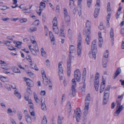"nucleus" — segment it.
<instances>
[{"label":"nucleus","instance_id":"obj_3","mask_svg":"<svg viewBox=\"0 0 124 124\" xmlns=\"http://www.w3.org/2000/svg\"><path fill=\"white\" fill-rule=\"evenodd\" d=\"M100 0H97L95 6V7L94 16L95 18L97 17L99 13L100 7Z\"/></svg>","mask_w":124,"mask_h":124},{"label":"nucleus","instance_id":"obj_17","mask_svg":"<svg viewBox=\"0 0 124 124\" xmlns=\"http://www.w3.org/2000/svg\"><path fill=\"white\" fill-rule=\"evenodd\" d=\"M49 34L50 37L51 39V43L53 45H54V41L55 40L54 36L52 32H49Z\"/></svg>","mask_w":124,"mask_h":124},{"label":"nucleus","instance_id":"obj_4","mask_svg":"<svg viewBox=\"0 0 124 124\" xmlns=\"http://www.w3.org/2000/svg\"><path fill=\"white\" fill-rule=\"evenodd\" d=\"M63 12L65 21L66 23H68L70 21V17L67 9L64 8H63Z\"/></svg>","mask_w":124,"mask_h":124},{"label":"nucleus","instance_id":"obj_61","mask_svg":"<svg viewBox=\"0 0 124 124\" xmlns=\"http://www.w3.org/2000/svg\"><path fill=\"white\" fill-rule=\"evenodd\" d=\"M5 87L9 91H10L11 90V88L10 87L8 86V85H6Z\"/></svg>","mask_w":124,"mask_h":124},{"label":"nucleus","instance_id":"obj_26","mask_svg":"<svg viewBox=\"0 0 124 124\" xmlns=\"http://www.w3.org/2000/svg\"><path fill=\"white\" fill-rule=\"evenodd\" d=\"M53 31L57 34H58L59 30L57 27V26H53Z\"/></svg>","mask_w":124,"mask_h":124},{"label":"nucleus","instance_id":"obj_64","mask_svg":"<svg viewBox=\"0 0 124 124\" xmlns=\"http://www.w3.org/2000/svg\"><path fill=\"white\" fill-rule=\"evenodd\" d=\"M19 7L20 8L22 9V10L23 9H24L26 8L24 5H21Z\"/></svg>","mask_w":124,"mask_h":124},{"label":"nucleus","instance_id":"obj_53","mask_svg":"<svg viewBox=\"0 0 124 124\" xmlns=\"http://www.w3.org/2000/svg\"><path fill=\"white\" fill-rule=\"evenodd\" d=\"M29 106L30 107V111H32L33 110V104L32 103L30 104Z\"/></svg>","mask_w":124,"mask_h":124},{"label":"nucleus","instance_id":"obj_16","mask_svg":"<svg viewBox=\"0 0 124 124\" xmlns=\"http://www.w3.org/2000/svg\"><path fill=\"white\" fill-rule=\"evenodd\" d=\"M90 100V94H88L87 95L85 100V105H89Z\"/></svg>","mask_w":124,"mask_h":124},{"label":"nucleus","instance_id":"obj_6","mask_svg":"<svg viewBox=\"0 0 124 124\" xmlns=\"http://www.w3.org/2000/svg\"><path fill=\"white\" fill-rule=\"evenodd\" d=\"M74 78L76 80L78 81L79 82L80 81L81 74L79 70L77 69L75 70L74 72Z\"/></svg>","mask_w":124,"mask_h":124},{"label":"nucleus","instance_id":"obj_22","mask_svg":"<svg viewBox=\"0 0 124 124\" xmlns=\"http://www.w3.org/2000/svg\"><path fill=\"white\" fill-rule=\"evenodd\" d=\"M37 30V28L35 27H31L28 28V31L29 32H32L36 31Z\"/></svg>","mask_w":124,"mask_h":124},{"label":"nucleus","instance_id":"obj_47","mask_svg":"<svg viewBox=\"0 0 124 124\" xmlns=\"http://www.w3.org/2000/svg\"><path fill=\"white\" fill-rule=\"evenodd\" d=\"M107 10L108 11H111V9L110 8V4L109 2H108L107 4Z\"/></svg>","mask_w":124,"mask_h":124},{"label":"nucleus","instance_id":"obj_5","mask_svg":"<svg viewBox=\"0 0 124 124\" xmlns=\"http://www.w3.org/2000/svg\"><path fill=\"white\" fill-rule=\"evenodd\" d=\"M45 3L43 2H41L39 4V7L36 10L37 14L39 15H40L42 11L46 7Z\"/></svg>","mask_w":124,"mask_h":124},{"label":"nucleus","instance_id":"obj_30","mask_svg":"<svg viewBox=\"0 0 124 124\" xmlns=\"http://www.w3.org/2000/svg\"><path fill=\"white\" fill-rule=\"evenodd\" d=\"M26 120L27 123H31V120L28 115H27L25 116Z\"/></svg>","mask_w":124,"mask_h":124},{"label":"nucleus","instance_id":"obj_41","mask_svg":"<svg viewBox=\"0 0 124 124\" xmlns=\"http://www.w3.org/2000/svg\"><path fill=\"white\" fill-rule=\"evenodd\" d=\"M67 108L68 109V112H70L71 110V104L69 101L67 103Z\"/></svg>","mask_w":124,"mask_h":124},{"label":"nucleus","instance_id":"obj_10","mask_svg":"<svg viewBox=\"0 0 124 124\" xmlns=\"http://www.w3.org/2000/svg\"><path fill=\"white\" fill-rule=\"evenodd\" d=\"M43 82L45 85H47L48 84V85L49 89H52V82L50 80H48L46 78H45L43 79Z\"/></svg>","mask_w":124,"mask_h":124},{"label":"nucleus","instance_id":"obj_27","mask_svg":"<svg viewBox=\"0 0 124 124\" xmlns=\"http://www.w3.org/2000/svg\"><path fill=\"white\" fill-rule=\"evenodd\" d=\"M107 60L106 58H103L102 60V65L105 68L106 67V64L107 62Z\"/></svg>","mask_w":124,"mask_h":124},{"label":"nucleus","instance_id":"obj_39","mask_svg":"<svg viewBox=\"0 0 124 124\" xmlns=\"http://www.w3.org/2000/svg\"><path fill=\"white\" fill-rule=\"evenodd\" d=\"M60 36L65 37L64 30L63 29H61L60 30Z\"/></svg>","mask_w":124,"mask_h":124},{"label":"nucleus","instance_id":"obj_25","mask_svg":"<svg viewBox=\"0 0 124 124\" xmlns=\"http://www.w3.org/2000/svg\"><path fill=\"white\" fill-rule=\"evenodd\" d=\"M99 77V73L98 72L96 73L95 77L94 84H98L99 81L98 78Z\"/></svg>","mask_w":124,"mask_h":124},{"label":"nucleus","instance_id":"obj_8","mask_svg":"<svg viewBox=\"0 0 124 124\" xmlns=\"http://www.w3.org/2000/svg\"><path fill=\"white\" fill-rule=\"evenodd\" d=\"M71 61V58L67 60V74L68 76H70L71 73L70 68Z\"/></svg>","mask_w":124,"mask_h":124},{"label":"nucleus","instance_id":"obj_50","mask_svg":"<svg viewBox=\"0 0 124 124\" xmlns=\"http://www.w3.org/2000/svg\"><path fill=\"white\" fill-rule=\"evenodd\" d=\"M27 92L29 94H31L32 93V92L30 89V87H28L27 89Z\"/></svg>","mask_w":124,"mask_h":124},{"label":"nucleus","instance_id":"obj_21","mask_svg":"<svg viewBox=\"0 0 124 124\" xmlns=\"http://www.w3.org/2000/svg\"><path fill=\"white\" fill-rule=\"evenodd\" d=\"M121 71V70L120 68H118L114 74V79L120 73Z\"/></svg>","mask_w":124,"mask_h":124},{"label":"nucleus","instance_id":"obj_42","mask_svg":"<svg viewBox=\"0 0 124 124\" xmlns=\"http://www.w3.org/2000/svg\"><path fill=\"white\" fill-rule=\"evenodd\" d=\"M108 50H106L104 54V57L105 58H108Z\"/></svg>","mask_w":124,"mask_h":124},{"label":"nucleus","instance_id":"obj_56","mask_svg":"<svg viewBox=\"0 0 124 124\" xmlns=\"http://www.w3.org/2000/svg\"><path fill=\"white\" fill-rule=\"evenodd\" d=\"M98 84H94V87L95 90L97 91L98 90V88L99 87Z\"/></svg>","mask_w":124,"mask_h":124},{"label":"nucleus","instance_id":"obj_52","mask_svg":"<svg viewBox=\"0 0 124 124\" xmlns=\"http://www.w3.org/2000/svg\"><path fill=\"white\" fill-rule=\"evenodd\" d=\"M11 42H10L9 41H5L4 42V44L7 46H9L10 45V43Z\"/></svg>","mask_w":124,"mask_h":124},{"label":"nucleus","instance_id":"obj_55","mask_svg":"<svg viewBox=\"0 0 124 124\" xmlns=\"http://www.w3.org/2000/svg\"><path fill=\"white\" fill-rule=\"evenodd\" d=\"M97 51H96V52L95 53V52L94 53V52H93V51H92V55L93 57V58H94V59L95 60L96 59V53H97Z\"/></svg>","mask_w":124,"mask_h":124},{"label":"nucleus","instance_id":"obj_31","mask_svg":"<svg viewBox=\"0 0 124 124\" xmlns=\"http://www.w3.org/2000/svg\"><path fill=\"white\" fill-rule=\"evenodd\" d=\"M14 94L19 99L21 98V95L18 92V91L15 90L14 92Z\"/></svg>","mask_w":124,"mask_h":124},{"label":"nucleus","instance_id":"obj_9","mask_svg":"<svg viewBox=\"0 0 124 124\" xmlns=\"http://www.w3.org/2000/svg\"><path fill=\"white\" fill-rule=\"evenodd\" d=\"M82 113L80 109L79 108H78L77 109V112L76 113V120L77 122H78L80 120L81 114Z\"/></svg>","mask_w":124,"mask_h":124},{"label":"nucleus","instance_id":"obj_45","mask_svg":"<svg viewBox=\"0 0 124 124\" xmlns=\"http://www.w3.org/2000/svg\"><path fill=\"white\" fill-rule=\"evenodd\" d=\"M105 85H101L100 87V92L101 93L103 91L105 87Z\"/></svg>","mask_w":124,"mask_h":124},{"label":"nucleus","instance_id":"obj_23","mask_svg":"<svg viewBox=\"0 0 124 124\" xmlns=\"http://www.w3.org/2000/svg\"><path fill=\"white\" fill-rule=\"evenodd\" d=\"M43 100L41 99V109L43 110H45L46 109V105L44 101L43 102Z\"/></svg>","mask_w":124,"mask_h":124},{"label":"nucleus","instance_id":"obj_57","mask_svg":"<svg viewBox=\"0 0 124 124\" xmlns=\"http://www.w3.org/2000/svg\"><path fill=\"white\" fill-rule=\"evenodd\" d=\"M17 116L18 119L20 121H21L22 118V115L20 113L18 114Z\"/></svg>","mask_w":124,"mask_h":124},{"label":"nucleus","instance_id":"obj_63","mask_svg":"<svg viewBox=\"0 0 124 124\" xmlns=\"http://www.w3.org/2000/svg\"><path fill=\"white\" fill-rule=\"evenodd\" d=\"M70 6V7L71 8L73 9L75 8V6L74 4V3H71Z\"/></svg>","mask_w":124,"mask_h":124},{"label":"nucleus","instance_id":"obj_62","mask_svg":"<svg viewBox=\"0 0 124 124\" xmlns=\"http://www.w3.org/2000/svg\"><path fill=\"white\" fill-rule=\"evenodd\" d=\"M46 93L45 91H41L40 93L41 95L42 96L45 95Z\"/></svg>","mask_w":124,"mask_h":124},{"label":"nucleus","instance_id":"obj_58","mask_svg":"<svg viewBox=\"0 0 124 124\" xmlns=\"http://www.w3.org/2000/svg\"><path fill=\"white\" fill-rule=\"evenodd\" d=\"M1 67L4 69L8 70L9 69V68L6 66H3L2 65H1Z\"/></svg>","mask_w":124,"mask_h":124},{"label":"nucleus","instance_id":"obj_51","mask_svg":"<svg viewBox=\"0 0 124 124\" xmlns=\"http://www.w3.org/2000/svg\"><path fill=\"white\" fill-rule=\"evenodd\" d=\"M111 16V14H108L107 16V21H109Z\"/></svg>","mask_w":124,"mask_h":124},{"label":"nucleus","instance_id":"obj_60","mask_svg":"<svg viewBox=\"0 0 124 124\" xmlns=\"http://www.w3.org/2000/svg\"><path fill=\"white\" fill-rule=\"evenodd\" d=\"M98 36H99V40H100V38H101L102 39V38L101 36V31H99L98 32Z\"/></svg>","mask_w":124,"mask_h":124},{"label":"nucleus","instance_id":"obj_38","mask_svg":"<svg viewBox=\"0 0 124 124\" xmlns=\"http://www.w3.org/2000/svg\"><path fill=\"white\" fill-rule=\"evenodd\" d=\"M47 120L46 116H43L42 121V124H46Z\"/></svg>","mask_w":124,"mask_h":124},{"label":"nucleus","instance_id":"obj_48","mask_svg":"<svg viewBox=\"0 0 124 124\" xmlns=\"http://www.w3.org/2000/svg\"><path fill=\"white\" fill-rule=\"evenodd\" d=\"M103 101V105H105L108 102V99H107L106 98H104Z\"/></svg>","mask_w":124,"mask_h":124},{"label":"nucleus","instance_id":"obj_28","mask_svg":"<svg viewBox=\"0 0 124 124\" xmlns=\"http://www.w3.org/2000/svg\"><path fill=\"white\" fill-rule=\"evenodd\" d=\"M110 35L111 40H114V30L113 29L111 28V29L110 32Z\"/></svg>","mask_w":124,"mask_h":124},{"label":"nucleus","instance_id":"obj_54","mask_svg":"<svg viewBox=\"0 0 124 124\" xmlns=\"http://www.w3.org/2000/svg\"><path fill=\"white\" fill-rule=\"evenodd\" d=\"M41 73L42 75V77L43 79L45 78H46L45 73L44 71H43L41 72Z\"/></svg>","mask_w":124,"mask_h":124},{"label":"nucleus","instance_id":"obj_2","mask_svg":"<svg viewBox=\"0 0 124 124\" xmlns=\"http://www.w3.org/2000/svg\"><path fill=\"white\" fill-rule=\"evenodd\" d=\"M121 101V100L120 101L116 100L117 107L118 109L114 113V115L115 116H118L123 109V105L120 106Z\"/></svg>","mask_w":124,"mask_h":124},{"label":"nucleus","instance_id":"obj_24","mask_svg":"<svg viewBox=\"0 0 124 124\" xmlns=\"http://www.w3.org/2000/svg\"><path fill=\"white\" fill-rule=\"evenodd\" d=\"M40 51L42 56L44 57H46L47 54L43 48H41Z\"/></svg>","mask_w":124,"mask_h":124},{"label":"nucleus","instance_id":"obj_29","mask_svg":"<svg viewBox=\"0 0 124 124\" xmlns=\"http://www.w3.org/2000/svg\"><path fill=\"white\" fill-rule=\"evenodd\" d=\"M109 91H108V92H107V91H105L103 98H106L107 99H108L109 95Z\"/></svg>","mask_w":124,"mask_h":124},{"label":"nucleus","instance_id":"obj_40","mask_svg":"<svg viewBox=\"0 0 124 124\" xmlns=\"http://www.w3.org/2000/svg\"><path fill=\"white\" fill-rule=\"evenodd\" d=\"M92 0H87V5L89 8H90L91 5Z\"/></svg>","mask_w":124,"mask_h":124},{"label":"nucleus","instance_id":"obj_33","mask_svg":"<svg viewBox=\"0 0 124 124\" xmlns=\"http://www.w3.org/2000/svg\"><path fill=\"white\" fill-rule=\"evenodd\" d=\"M12 70L13 72L15 73H18L20 72V70L18 68L15 66H13L12 67Z\"/></svg>","mask_w":124,"mask_h":124},{"label":"nucleus","instance_id":"obj_20","mask_svg":"<svg viewBox=\"0 0 124 124\" xmlns=\"http://www.w3.org/2000/svg\"><path fill=\"white\" fill-rule=\"evenodd\" d=\"M30 64L31 67V68L36 70H38V69L37 67V66L34 62H33L31 63H30Z\"/></svg>","mask_w":124,"mask_h":124},{"label":"nucleus","instance_id":"obj_59","mask_svg":"<svg viewBox=\"0 0 124 124\" xmlns=\"http://www.w3.org/2000/svg\"><path fill=\"white\" fill-rule=\"evenodd\" d=\"M110 85L108 86L106 88L105 91H107V92H108L109 91L110 89Z\"/></svg>","mask_w":124,"mask_h":124},{"label":"nucleus","instance_id":"obj_35","mask_svg":"<svg viewBox=\"0 0 124 124\" xmlns=\"http://www.w3.org/2000/svg\"><path fill=\"white\" fill-rule=\"evenodd\" d=\"M64 119L63 117H60V116H58L57 119V124H62V120H63Z\"/></svg>","mask_w":124,"mask_h":124},{"label":"nucleus","instance_id":"obj_18","mask_svg":"<svg viewBox=\"0 0 124 124\" xmlns=\"http://www.w3.org/2000/svg\"><path fill=\"white\" fill-rule=\"evenodd\" d=\"M90 34H89L88 33V32L86 33V36L87 37L85 39V41L86 42V44L89 45L90 43V36L89 35Z\"/></svg>","mask_w":124,"mask_h":124},{"label":"nucleus","instance_id":"obj_11","mask_svg":"<svg viewBox=\"0 0 124 124\" xmlns=\"http://www.w3.org/2000/svg\"><path fill=\"white\" fill-rule=\"evenodd\" d=\"M96 40H94L92 43L91 46V50L92 51L96 53L97 51Z\"/></svg>","mask_w":124,"mask_h":124},{"label":"nucleus","instance_id":"obj_1","mask_svg":"<svg viewBox=\"0 0 124 124\" xmlns=\"http://www.w3.org/2000/svg\"><path fill=\"white\" fill-rule=\"evenodd\" d=\"M77 42V53L78 56L80 57L81 56L82 42V38L80 34L79 35Z\"/></svg>","mask_w":124,"mask_h":124},{"label":"nucleus","instance_id":"obj_14","mask_svg":"<svg viewBox=\"0 0 124 124\" xmlns=\"http://www.w3.org/2000/svg\"><path fill=\"white\" fill-rule=\"evenodd\" d=\"M62 62H60L58 63L59 67V76H60V74H63L62 72H63V68L62 67Z\"/></svg>","mask_w":124,"mask_h":124},{"label":"nucleus","instance_id":"obj_32","mask_svg":"<svg viewBox=\"0 0 124 124\" xmlns=\"http://www.w3.org/2000/svg\"><path fill=\"white\" fill-rule=\"evenodd\" d=\"M82 80L83 81V85L82 86L81 88V90L82 92H83L85 91V87L86 86L85 84V79L84 78H82Z\"/></svg>","mask_w":124,"mask_h":124},{"label":"nucleus","instance_id":"obj_49","mask_svg":"<svg viewBox=\"0 0 124 124\" xmlns=\"http://www.w3.org/2000/svg\"><path fill=\"white\" fill-rule=\"evenodd\" d=\"M39 22L38 20H35L33 23V24L35 25H37L39 24Z\"/></svg>","mask_w":124,"mask_h":124},{"label":"nucleus","instance_id":"obj_15","mask_svg":"<svg viewBox=\"0 0 124 124\" xmlns=\"http://www.w3.org/2000/svg\"><path fill=\"white\" fill-rule=\"evenodd\" d=\"M90 22L89 21H87L86 24V28L87 30L88 33L90 34Z\"/></svg>","mask_w":124,"mask_h":124},{"label":"nucleus","instance_id":"obj_7","mask_svg":"<svg viewBox=\"0 0 124 124\" xmlns=\"http://www.w3.org/2000/svg\"><path fill=\"white\" fill-rule=\"evenodd\" d=\"M72 93L73 95H75L76 90L75 89L76 86V82L74 79H73L72 80Z\"/></svg>","mask_w":124,"mask_h":124},{"label":"nucleus","instance_id":"obj_12","mask_svg":"<svg viewBox=\"0 0 124 124\" xmlns=\"http://www.w3.org/2000/svg\"><path fill=\"white\" fill-rule=\"evenodd\" d=\"M89 106V105H85V108L83 109V116H85V117L87 116L88 113Z\"/></svg>","mask_w":124,"mask_h":124},{"label":"nucleus","instance_id":"obj_43","mask_svg":"<svg viewBox=\"0 0 124 124\" xmlns=\"http://www.w3.org/2000/svg\"><path fill=\"white\" fill-rule=\"evenodd\" d=\"M31 8V7H30V8H27L25 9V8L24 9H23V11L25 13H30L31 10L30 9Z\"/></svg>","mask_w":124,"mask_h":124},{"label":"nucleus","instance_id":"obj_19","mask_svg":"<svg viewBox=\"0 0 124 124\" xmlns=\"http://www.w3.org/2000/svg\"><path fill=\"white\" fill-rule=\"evenodd\" d=\"M24 80L26 82L27 84L30 87L31 84L33 83L32 81L30 79L26 78H25Z\"/></svg>","mask_w":124,"mask_h":124},{"label":"nucleus","instance_id":"obj_13","mask_svg":"<svg viewBox=\"0 0 124 124\" xmlns=\"http://www.w3.org/2000/svg\"><path fill=\"white\" fill-rule=\"evenodd\" d=\"M75 52V47L73 45L70 46V54L69 56L70 57L69 59L70 58H71V53H74Z\"/></svg>","mask_w":124,"mask_h":124},{"label":"nucleus","instance_id":"obj_34","mask_svg":"<svg viewBox=\"0 0 124 124\" xmlns=\"http://www.w3.org/2000/svg\"><path fill=\"white\" fill-rule=\"evenodd\" d=\"M53 26H57V19L56 17H55L53 21Z\"/></svg>","mask_w":124,"mask_h":124},{"label":"nucleus","instance_id":"obj_46","mask_svg":"<svg viewBox=\"0 0 124 124\" xmlns=\"http://www.w3.org/2000/svg\"><path fill=\"white\" fill-rule=\"evenodd\" d=\"M99 40V46L101 47L102 46V45L103 43V39H102L101 38H100V40Z\"/></svg>","mask_w":124,"mask_h":124},{"label":"nucleus","instance_id":"obj_44","mask_svg":"<svg viewBox=\"0 0 124 124\" xmlns=\"http://www.w3.org/2000/svg\"><path fill=\"white\" fill-rule=\"evenodd\" d=\"M27 21V20L25 18H21L19 19L20 22L21 23H23L26 22Z\"/></svg>","mask_w":124,"mask_h":124},{"label":"nucleus","instance_id":"obj_37","mask_svg":"<svg viewBox=\"0 0 124 124\" xmlns=\"http://www.w3.org/2000/svg\"><path fill=\"white\" fill-rule=\"evenodd\" d=\"M1 80L3 82H6L8 81V78L7 77H1L0 78Z\"/></svg>","mask_w":124,"mask_h":124},{"label":"nucleus","instance_id":"obj_36","mask_svg":"<svg viewBox=\"0 0 124 124\" xmlns=\"http://www.w3.org/2000/svg\"><path fill=\"white\" fill-rule=\"evenodd\" d=\"M34 99L36 102L37 103L39 102H40V100L38 98L35 92L34 93Z\"/></svg>","mask_w":124,"mask_h":124}]
</instances>
